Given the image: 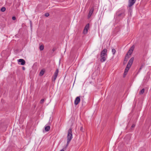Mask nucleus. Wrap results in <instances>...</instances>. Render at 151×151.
Here are the masks:
<instances>
[{
	"label": "nucleus",
	"instance_id": "9",
	"mask_svg": "<svg viewBox=\"0 0 151 151\" xmlns=\"http://www.w3.org/2000/svg\"><path fill=\"white\" fill-rule=\"evenodd\" d=\"M89 24H87L86 26L83 31V33L85 34H86L87 33L88 29L89 27Z\"/></svg>",
	"mask_w": 151,
	"mask_h": 151
},
{
	"label": "nucleus",
	"instance_id": "28",
	"mask_svg": "<svg viewBox=\"0 0 151 151\" xmlns=\"http://www.w3.org/2000/svg\"><path fill=\"white\" fill-rule=\"evenodd\" d=\"M132 50H133V49Z\"/></svg>",
	"mask_w": 151,
	"mask_h": 151
},
{
	"label": "nucleus",
	"instance_id": "24",
	"mask_svg": "<svg viewBox=\"0 0 151 151\" xmlns=\"http://www.w3.org/2000/svg\"><path fill=\"white\" fill-rule=\"evenodd\" d=\"M135 126V125L134 124H133V127H134Z\"/></svg>",
	"mask_w": 151,
	"mask_h": 151
},
{
	"label": "nucleus",
	"instance_id": "5",
	"mask_svg": "<svg viewBox=\"0 0 151 151\" xmlns=\"http://www.w3.org/2000/svg\"><path fill=\"white\" fill-rule=\"evenodd\" d=\"M132 53V46L130 47V48L126 56L125 57L124 59V61H127L128 58L129 57V56L131 55V54Z\"/></svg>",
	"mask_w": 151,
	"mask_h": 151
},
{
	"label": "nucleus",
	"instance_id": "11",
	"mask_svg": "<svg viewBox=\"0 0 151 151\" xmlns=\"http://www.w3.org/2000/svg\"><path fill=\"white\" fill-rule=\"evenodd\" d=\"M18 62L19 63V64L22 65H24L25 63V60L23 59H19L18 60Z\"/></svg>",
	"mask_w": 151,
	"mask_h": 151
},
{
	"label": "nucleus",
	"instance_id": "19",
	"mask_svg": "<svg viewBox=\"0 0 151 151\" xmlns=\"http://www.w3.org/2000/svg\"><path fill=\"white\" fill-rule=\"evenodd\" d=\"M44 99H42L40 101V103L41 104H42V103H43V102H44Z\"/></svg>",
	"mask_w": 151,
	"mask_h": 151
},
{
	"label": "nucleus",
	"instance_id": "27",
	"mask_svg": "<svg viewBox=\"0 0 151 151\" xmlns=\"http://www.w3.org/2000/svg\"><path fill=\"white\" fill-rule=\"evenodd\" d=\"M30 23H31V22L30 21Z\"/></svg>",
	"mask_w": 151,
	"mask_h": 151
},
{
	"label": "nucleus",
	"instance_id": "16",
	"mask_svg": "<svg viewBox=\"0 0 151 151\" xmlns=\"http://www.w3.org/2000/svg\"><path fill=\"white\" fill-rule=\"evenodd\" d=\"M44 48V46L42 45H41L40 47V50H42Z\"/></svg>",
	"mask_w": 151,
	"mask_h": 151
},
{
	"label": "nucleus",
	"instance_id": "7",
	"mask_svg": "<svg viewBox=\"0 0 151 151\" xmlns=\"http://www.w3.org/2000/svg\"><path fill=\"white\" fill-rule=\"evenodd\" d=\"M59 70L58 69H57L55 72L54 75L53 76L52 78V81L54 82H55V80H56V78L58 76Z\"/></svg>",
	"mask_w": 151,
	"mask_h": 151
},
{
	"label": "nucleus",
	"instance_id": "17",
	"mask_svg": "<svg viewBox=\"0 0 151 151\" xmlns=\"http://www.w3.org/2000/svg\"><path fill=\"white\" fill-rule=\"evenodd\" d=\"M6 8L4 7H2L1 9V11L2 12H4L6 10Z\"/></svg>",
	"mask_w": 151,
	"mask_h": 151
},
{
	"label": "nucleus",
	"instance_id": "20",
	"mask_svg": "<svg viewBox=\"0 0 151 151\" xmlns=\"http://www.w3.org/2000/svg\"><path fill=\"white\" fill-rule=\"evenodd\" d=\"M49 15V14L48 13L45 14V16L46 17H48Z\"/></svg>",
	"mask_w": 151,
	"mask_h": 151
},
{
	"label": "nucleus",
	"instance_id": "23",
	"mask_svg": "<svg viewBox=\"0 0 151 151\" xmlns=\"http://www.w3.org/2000/svg\"><path fill=\"white\" fill-rule=\"evenodd\" d=\"M83 128L82 127H81V130L82 131V130H83Z\"/></svg>",
	"mask_w": 151,
	"mask_h": 151
},
{
	"label": "nucleus",
	"instance_id": "13",
	"mask_svg": "<svg viewBox=\"0 0 151 151\" xmlns=\"http://www.w3.org/2000/svg\"><path fill=\"white\" fill-rule=\"evenodd\" d=\"M132 117V114L131 113H130L129 115L128 118V119L129 120V121H131Z\"/></svg>",
	"mask_w": 151,
	"mask_h": 151
},
{
	"label": "nucleus",
	"instance_id": "21",
	"mask_svg": "<svg viewBox=\"0 0 151 151\" xmlns=\"http://www.w3.org/2000/svg\"><path fill=\"white\" fill-rule=\"evenodd\" d=\"M12 19L13 20H15L16 19V17H13L12 18Z\"/></svg>",
	"mask_w": 151,
	"mask_h": 151
},
{
	"label": "nucleus",
	"instance_id": "26",
	"mask_svg": "<svg viewBox=\"0 0 151 151\" xmlns=\"http://www.w3.org/2000/svg\"><path fill=\"white\" fill-rule=\"evenodd\" d=\"M142 68V67H140V68L139 70H141Z\"/></svg>",
	"mask_w": 151,
	"mask_h": 151
},
{
	"label": "nucleus",
	"instance_id": "22",
	"mask_svg": "<svg viewBox=\"0 0 151 151\" xmlns=\"http://www.w3.org/2000/svg\"><path fill=\"white\" fill-rule=\"evenodd\" d=\"M136 0H133V5L135 3Z\"/></svg>",
	"mask_w": 151,
	"mask_h": 151
},
{
	"label": "nucleus",
	"instance_id": "1",
	"mask_svg": "<svg viewBox=\"0 0 151 151\" xmlns=\"http://www.w3.org/2000/svg\"><path fill=\"white\" fill-rule=\"evenodd\" d=\"M107 50L106 49H104L103 50L101 51V61L103 62L106 60V58L107 57Z\"/></svg>",
	"mask_w": 151,
	"mask_h": 151
},
{
	"label": "nucleus",
	"instance_id": "18",
	"mask_svg": "<svg viewBox=\"0 0 151 151\" xmlns=\"http://www.w3.org/2000/svg\"><path fill=\"white\" fill-rule=\"evenodd\" d=\"M112 52L113 54H114L116 52V50L114 49H113L112 50Z\"/></svg>",
	"mask_w": 151,
	"mask_h": 151
},
{
	"label": "nucleus",
	"instance_id": "2",
	"mask_svg": "<svg viewBox=\"0 0 151 151\" xmlns=\"http://www.w3.org/2000/svg\"><path fill=\"white\" fill-rule=\"evenodd\" d=\"M72 138L73 135L72 134V129L71 128H70L69 129L68 132V134L67 136V143L66 147H67L68 146Z\"/></svg>",
	"mask_w": 151,
	"mask_h": 151
},
{
	"label": "nucleus",
	"instance_id": "4",
	"mask_svg": "<svg viewBox=\"0 0 151 151\" xmlns=\"http://www.w3.org/2000/svg\"><path fill=\"white\" fill-rule=\"evenodd\" d=\"M132 64V58H131L129 61L128 63V64L127 66V67L125 70L124 72V74L123 77H124L126 75L127 72L129 70L130 66Z\"/></svg>",
	"mask_w": 151,
	"mask_h": 151
},
{
	"label": "nucleus",
	"instance_id": "14",
	"mask_svg": "<svg viewBox=\"0 0 151 151\" xmlns=\"http://www.w3.org/2000/svg\"><path fill=\"white\" fill-rule=\"evenodd\" d=\"M145 91V89L144 88H142L140 91L139 93V94L140 95L143 94Z\"/></svg>",
	"mask_w": 151,
	"mask_h": 151
},
{
	"label": "nucleus",
	"instance_id": "12",
	"mask_svg": "<svg viewBox=\"0 0 151 151\" xmlns=\"http://www.w3.org/2000/svg\"><path fill=\"white\" fill-rule=\"evenodd\" d=\"M50 129V127L49 126H46L45 128V130L47 132L49 131Z\"/></svg>",
	"mask_w": 151,
	"mask_h": 151
},
{
	"label": "nucleus",
	"instance_id": "15",
	"mask_svg": "<svg viewBox=\"0 0 151 151\" xmlns=\"http://www.w3.org/2000/svg\"><path fill=\"white\" fill-rule=\"evenodd\" d=\"M44 71L43 70H42L40 72V76H42L44 74Z\"/></svg>",
	"mask_w": 151,
	"mask_h": 151
},
{
	"label": "nucleus",
	"instance_id": "3",
	"mask_svg": "<svg viewBox=\"0 0 151 151\" xmlns=\"http://www.w3.org/2000/svg\"><path fill=\"white\" fill-rule=\"evenodd\" d=\"M125 10L124 9H120L116 13V15L120 18H122L125 16Z\"/></svg>",
	"mask_w": 151,
	"mask_h": 151
},
{
	"label": "nucleus",
	"instance_id": "25",
	"mask_svg": "<svg viewBox=\"0 0 151 151\" xmlns=\"http://www.w3.org/2000/svg\"><path fill=\"white\" fill-rule=\"evenodd\" d=\"M60 151H64L63 149H62L61 150H60Z\"/></svg>",
	"mask_w": 151,
	"mask_h": 151
},
{
	"label": "nucleus",
	"instance_id": "6",
	"mask_svg": "<svg viewBox=\"0 0 151 151\" xmlns=\"http://www.w3.org/2000/svg\"><path fill=\"white\" fill-rule=\"evenodd\" d=\"M132 0H129L128 6V9L129 10V12L130 13V15H131L132 12Z\"/></svg>",
	"mask_w": 151,
	"mask_h": 151
},
{
	"label": "nucleus",
	"instance_id": "8",
	"mask_svg": "<svg viewBox=\"0 0 151 151\" xmlns=\"http://www.w3.org/2000/svg\"><path fill=\"white\" fill-rule=\"evenodd\" d=\"M94 10V7H92L90 10L88 14V18H90L92 15Z\"/></svg>",
	"mask_w": 151,
	"mask_h": 151
},
{
	"label": "nucleus",
	"instance_id": "10",
	"mask_svg": "<svg viewBox=\"0 0 151 151\" xmlns=\"http://www.w3.org/2000/svg\"><path fill=\"white\" fill-rule=\"evenodd\" d=\"M80 96L77 97L75 99L74 101V104L76 105H77L80 102Z\"/></svg>",
	"mask_w": 151,
	"mask_h": 151
}]
</instances>
